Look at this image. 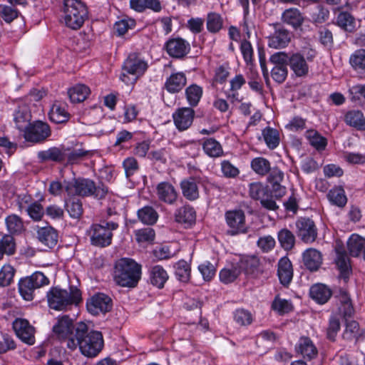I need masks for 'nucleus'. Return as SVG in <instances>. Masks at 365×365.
<instances>
[{"label": "nucleus", "instance_id": "obj_5", "mask_svg": "<svg viewBox=\"0 0 365 365\" xmlns=\"http://www.w3.org/2000/svg\"><path fill=\"white\" fill-rule=\"evenodd\" d=\"M63 11L66 26L73 30L79 29L88 16L87 6L81 0H63Z\"/></svg>", "mask_w": 365, "mask_h": 365}, {"label": "nucleus", "instance_id": "obj_53", "mask_svg": "<svg viewBox=\"0 0 365 365\" xmlns=\"http://www.w3.org/2000/svg\"><path fill=\"white\" fill-rule=\"evenodd\" d=\"M19 15V11L12 6L0 4V18L7 23H11Z\"/></svg>", "mask_w": 365, "mask_h": 365}, {"label": "nucleus", "instance_id": "obj_17", "mask_svg": "<svg viewBox=\"0 0 365 365\" xmlns=\"http://www.w3.org/2000/svg\"><path fill=\"white\" fill-rule=\"evenodd\" d=\"M13 328L22 341L30 345L34 344V329L27 320L16 319L13 323Z\"/></svg>", "mask_w": 365, "mask_h": 365}, {"label": "nucleus", "instance_id": "obj_50", "mask_svg": "<svg viewBox=\"0 0 365 365\" xmlns=\"http://www.w3.org/2000/svg\"><path fill=\"white\" fill-rule=\"evenodd\" d=\"M349 63L356 71H365V49H359L352 53Z\"/></svg>", "mask_w": 365, "mask_h": 365}, {"label": "nucleus", "instance_id": "obj_59", "mask_svg": "<svg viewBox=\"0 0 365 365\" xmlns=\"http://www.w3.org/2000/svg\"><path fill=\"white\" fill-rule=\"evenodd\" d=\"M66 210L71 217L78 219L83 214L82 202L80 200L73 199L66 202Z\"/></svg>", "mask_w": 365, "mask_h": 365}, {"label": "nucleus", "instance_id": "obj_45", "mask_svg": "<svg viewBox=\"0 0 365 365\" xmlns=\"http://www.w3.org/2000/svg\"><path fill=\"white\" fill-rule=\"evenodd\" d=\"M262 134L266 145L269 149L273 150L279 145V135L276 129L267 127L262 130Z\"/></svg>", "mask_w": 365, "mask_h": 365}, {"label": "nucleus", "instance_id": "obj_1", "mask_svg": "<svg viewBox=\"0 0 365 365\" xmlns=\"http://www.w3.org/2000/svg\"><path fill=\"white\" fill-rule=\"evenodd\" d=\"M74 337L67 341V347L75 350L77 346L83 355L87 357H96L103 349V339L100 331L91 330L83 322L78 323L74 329Z\"/></svg>", "mask_w": 365, "mask_h": 365}, {"label": "nucleus", "instance_id": "obj_51", "mask_svg": "<svg viewBox=\"0 0 365 365\" xmlns=\"http://www.w3.org/2000/svg\"><path fill=\"white\" fill-rule=\"evenodd\" d=\"M336 21L337 24L346 31L352 32L355 29L354 18L347 12H341Z\"/></svg>", "mask_w": 365, "mask_h": 365}, {"label": "nucleus", "instance_id": "obj_24", "mask_svg": "<svg viewBox=\"0 0 365 365\" xmlns=\"http://www.w3.org/2000/svg\"><path fill=\"white\" fill-rule=\"evenodd\" d=\"M180 187L185 199L194 201L199 198V188L195 178L190 177L182 180Z\"/></svg>", "mask_w": 365, "mask_h": 365}, {"label": "nucleus", "instance_id": "obj_39", "mask_svg": "<svg viewBox=\"0 0 365 365\" xmlns=\"http://www.w3.org/2000/svg\"><path fill=\"white\" fill-rule=\"evenodd\" d=\"M185 97L191 107L198 105L203 93L202 88L197 84H191L185 89Z\"/></svg>", "mask_w": 365, "mask_h": 365}, {"label": "nucleus", "instance_id": "obj_62", "mask_svg": "<svg viewBox=\"0 0 365 365\" xmlns=\"http://www.w3.org/2000/svg\"><path fill=\"white\" fill-rule=\"evenodd\" d=\"M135 235L138 242H152L155 238V231L150 227L138 230Z\"/></svg>", "mask_w": 365, "mask_h": 365}, {"label": "nucleus", "instance_id": "obj_34", "mask_svg": "<svg viewBox=\"0 0 365 365\" xmlns=\"http://www.w3.org/2000/svg\"><path fill=\"white\" fill-rule=\"evenodd\" d=\"M284 23L292 26L294 28H298L304 22V17L299 9L296 8H290L286 9L282 16Z\"/></svg>", "mask_w": 365, "mask_h": 365}, {"label": "nucleus", "instance_id": "obj_43", "mask_svg": "<svg viewBox=\"0 0 365 365\" xmlns=\"http://www.w3.org/2000/svg\"><path fill=\"white\" fill-rule=\"evenodd\" d=\"M327 197L332 204L339 207H344L347 202L345 191L341 187H334L330 190Z\"/></svg>", "mask_w": 365, "mask_h": 365}, {"label": "nucleus", "instance_id": "obj_44", "mask_svg": "<svg viewBox=\"0 0 365 365\" xmlns=\"http://www.w3.org/2000/svg\"><path fill=\"white\" fill-rule=\"evenodd\" d=\"M278 240L281 247L287 251L291 250L295 244L294 234L287 229H282L278 232Z\"/></svg>", "mask_w": 365, "mask_h": 365}, {"label": "nucleus", "instance_id": "obj_11", "mask_svg": "<svg viewBox=\"0 0 365 365\" xmlns=\"http://www.w3.org/2000/svg\"><path fill=\"white\" fill-rule=\"evenodd\" d=\"M226 224L229 227L227 232L230 235L245 234L247 232L245 223V215L241 210H228L225 215Z\"/></svg>", "mask_w": 365, "mask_h": 365}, {"label": "nucleus", "instance_id": "obj_22", "mask_svg": "<svg viewBox=\"0 0 365 365\" xmlns=\"http://www.w3.org/2000/svg\"><path fill=\"white\" fill-rule=\"evenodd\" d=\"M345 123L359 131H365V115L361 110H348L344 117Z\"/></svg>", "mask_w": 365, "mask_h": 365}, {"label": "nucleus", "instance_id": "obj_19", "mask_svg": "<svg viewBox=\"0 0 365 365\" xmlns=\"http://www.w3.org/2000/svg\"><path fill=\"white\" fill-rule=\"evenodd\" d=\"M13 119L16 128L24 130L30 123L31 113L25 103L18 105L14 110Z\"/></svg>", "mask_w": 365, "mask_h": 365}, {"label": "nucleus", "instance_id": "obj_56", "mask_svg": "<svg viewBox=\"0 0 365 365\" xmlns=\"http://www.w3.org/2000/svg\"><path fill=\"white\" fill-rule=\"evenodd\" d=\"M249 194L251 198L260 200L269 190L262 183L255 182L250 184Z\"/></svg>", "mask_w": 365, "mask_h": 365}, {"label": "nucleus", "instance_id": "obj_3", "mask_svg": "<svg viewBox=\"0 0 365 365\" xmlns=\"http://www.w3.org/2000/svg\"><path fill=\"white\" fill-rule=\"evenodd\" d=\"M65 190L68 195L93 196L97 199L104 198L108 193L106 185L103 183L96 185L94 181L88 178H78L66 182Z\"/></svg>", "mask_w": 365, "mask_h": 365}, {"label": "nucleus", "instance_id": "obj_61", "mask_svg": "<svg viewBox=\"0 0 365 365\" xmlns=\"http://www.w3.org/2000/svg\"><path fill=\"white\" fill-rule=\"evenodd\" d=\"M289 59L290 53L279 51L273 53L269 58V61L275 66H285L287 67Z\"/></svg>", "mask_w": 365, "mask_h": 365}, {"label": "nucleus", "instance_id": "obj_63", "mask_svg": "<svg viewBox=\"0 0 365 365\" xmlns=\"http://www.w3.org/2000/svg\"><path fill=\"white\" fill-rule=\"evenodd\" d=\"M272 307L274 310L282 314L290 312L292 309V305L288 300L276 297L272 302Z\"/></svg>", "mask_w": 365, "mask_h": 365}, {"label": "nucleus", "instance_id": "obj_48", "mask_svg": "<svg viewBox=\"0 0 365 365\" xmlns=\"http://www.w3.org/2000/svg\"><path fill=\"white\" fill-rule=\"evenodd\" d=\"M15 252V242L14 237L10 235H6L0 238V259L4 254L13 255Z\"/></svg>", "mask_w": 365, "mask_h": 365}, {"label": "nucleus", "instance_id": "obj_64", "mask_svg": "<svg viewBox=\"0 0 365 365\" xmlns=\"http://www.w3.org/2000/svg\"><path fill=\"white\" fill-rule=\"evenodd\" d=\"M240 51L247 64H252L253 61V48L250 41L244 40L240 45Z\"/></svg>", "mask_w": 365, "mask_h": 365}, {"label": "nucleus", "instance_id": "obj_14", "mask_svg": "<svg viewBox=\"0 0 365 365\" xmlns=\"http://www.w3.org/2000/svg\"><path fill=\"white\" fill-rule=\"evenodd\" d=\"M165 48L170 56L182 58L189 53L190 45L188 41L182 38H173L165 43Z\"/></svg>", "mask_w": 365, "mask_h": 365}, {"label": "nucleus", "instance_id": "obj_36", "mask_svg": "<svg viewBox=\"0 0 365 365\" xmlns=\"http://www.w3.org/2000/svg\"><path fill=\"white\" fill-rule=\"evenodd\" d=\"M90 93V88L84 84H77L68 91V97L72 103L83 102Z\"/></svg>", "mask_w": 365, "mask_h": 365}, {"label": "nucleus", "instance_id": "obj_54", "mask_svg": "<svg viewBox=\"0 0 365 365\" xmlns=\"http://www.w3.org/2000/svg\"><path fill=\"white\" fill-rule=\"evenodd\" d=\"M359 324L354 320L346 319V327L343 333L344 339L351 340L359 335Z\"/></svg>", "mask_w": 365, "mask_h": 365}, {"label": "nucleus", "instance_id": "obj_7", "mask_svg": "<svg viewBox=\"0 0 365 365\" xmlns=\"http://www.w3.org/2000/svg\"><path fill=\"white\" fill-rule=\"evenodd\" d=\"M148 68V63L144 57L138 53H130L123 64V73L120 75V79L125 83H129L127 74L132 75L136 81L142 76Z\"/></svg>", "mask_w": 365, "mask_h": 365}, {"label": "nucleus", "instance_id": "obj_32", "mask_svg": "<svg viewBox=\"0 0 365 365\" xmlns=\"http://www.w3.org/2000/svg\"><path fill=\"white\" fill-rule=\"evenodd\" d=\"M70 114L66 109V106L56 101L49 112V118L55 123H63L68 120Z\"/></svg>", "mask_w": 365, "mask_h": 365}, {"label": "nucleus", "instance_id": "obj_21", "mask_svg": "<svg viewBox=\"0 0 365 365\" xmlns=\"http://www.w3.org/2000/svg\"><path fill=\"white\" fill-rule=\"evenodd\" d=\"M73 322L68 316H63L59 319L53 327V331L59 339H68L74 337L73 335Z\"/></svg>", "mask_w": 365, "mask_h": 365}, {"label": "nucleus", "instance_id": "obj_28", "mask_svg": "<svg viewBox=\"0 0 365 365\" xmlns=\"http://www.w3.org/2000/svg\"><path fill=\"white\" fill-rule=\"evenodd\" d=\"M295 349L304 359H312L317 354V349L309 337H301Z\"/></svg>", "mask_w": 365, "mask_h": 365}, {"label": "nucleus", "instance_id": "obj_41", "mask_svg": "<svg viewBox=\"0 0 365 365\" xmlns=\"http://www.w3.org/2000/svg\"><path fill=\"white\" fill-rule=\"evenodd\" d=\"M252 170L260 176L267 175L271 170L270 162L262 157L255 158L250 163Z\"/></svg>", "mask_w": 365, "mask_h": 365}, {"label": "nucleus", "instance_id": "obj_6", "mask_svg": "<svg viewBox=\"0 0 365 365\" xmlns=\"http://www.w3.org/2000/svg\"><path fill=\"white\" fill-rule=\"evenodd\" d=\"M118 227V223L104 220L100 224H93L89 232L91 245L99 247L109 246L112 242V232Z\"/></svg>", "mask_w": 365, "mask_h": 365}, {"label": "nucleus", "instance_id": "obj_10", "mask_svg": "<svg viewBox=\"0 0 365 365\" xmlns=\"http://www.w3.org/2000/svg\"><path fill=\"white\" fill-rule=\"evenodd\" d=\"M86 308L92 315L105 314L111 311L113 302L109 296L103 293H97L87 299Z\"/></svg>", "mask_w": 365, "mask_h": 365}, {"label": "nucleus", "instance_id": "obj_2", "mask_svg": "<svg viewBox=\"0 0 365 365\" xmlns=\"http://www.w3.org/2000/svg\"><path fill=\"white\" fill-rule=\"evenodd\" d=\"M142 275V266L130 258H121L116 261L113 278L122 287H135Z\"/></svg>", "mask_w": 365, "mask_h": 365}, {"label": "nucleus", "instance_id": "obj_27", "mask_svg": "<svg viewBox=\"0 0 365 365\" xmlns=\"http://www.w3.org/2000/svg\"><path fill=\"white\" fill-rule=\"evenodd\" d=\"M304 266L311 271H316L320 267L322 257L321 253L316 249H307L303 253Z\"/></svg>", "mask_w": 365, "mask_h": 365}, {"label": "nucleus", "instance_id": "obj_16", "mask_svg": "<svg viewBox=\"0 0 365 365\" xmlns=\"http://www.w3.org/2000/svg\"><path fill=\"white\" fill-rule=\"evenodd\" d=\"M194 117L195 110L188 107L178 108L173 114L174 123L180 131L185 130L191 126Z\"/></svg>", "mask_w": 365, "mask_h": 365}, {"label": "nucleus", "instance_id": "obj_35", "mask_svg": "<svg viewBox=\"0 0 365 365\" xmlns=\"http://www.w3.org/2000/svg\"><path fill=\"white\" fill-rule=\"evenodd\" d=\"M347 247L349 255L351 257H358L365 250V238L358 235L353 234L349 238L347 242Z\"/></svg>", "mask_w": 365, "mask_h": 365}, {"label": "nucleus", "instance_id": "obj_15", "mask_svg": "<svg viewBox=\"0 0 365 365\" xmlns=\"http://www.w3.org/2000/svg\"><path fill=\"white\" fill-rule=\"evenodd\" d=\"M155 193L160 202L168 205L175 204L178 197V193L175 186L168 181L159 182L156 185Z\"/></svg>", "mask_w": 365, "mask_h": 365}, {"label": "nucleus", "instance_id": "obj_29", "mask_svg": "<svg viewBox=\"0 0 365 365\" xmlns=\"http://www.w3.org/2000/svg\"><path fill=\"white\" fill-rule=\"evenodd\" d=\"M187 82L185 75L182 73H175L170 75L166 80L165 88L171 93H178L182 89Z\"/></svg>", "mask_w": 365, "mask_h": 365}, {"label": "nucleus", "instance_id": "obj_30", "mask_svg": "<svg viewBox=\"0 0 365 365\" xmlns=\"http://www.w3.org/2000/svg\"><path fill=\"white\" fill-rule=\"evenodd\" d=\"M37 235L39 241L49 248L53 247L58 242V234L51 226L38 228Z\"/></svg>", "mask_w": 365, "mask_h": 365}, {"label": "nucleus", "instance_id": "obj_20", "mask_svg": "<svg viewBox=\"0 0 365 365\" xmlns=\"http://www.w3.org/2000/svg\"><path fill=\"white\" fill-rule=\"evenodd\" d=\"M289 66L297 77L306 76L309 73V65L304 56L299 52L290 53Z\"/></svg>", "mask_w": 365, "mask_h": 365}, {"label": "nucleus", "instance_id": "obj_49", "mask_svg": "<svg viewBox=\"0 0 365 365\" xmlns=\"http://www.w3.org/2000/svg\"><path fill=\"white\" fill-rule=\"evenodd\" d=\"M240 273V269L237 266H231L220 271V279L225 284L232 283L238 277Z\"/></svg>", "mask_w": 365, "mask_h": 365}, {"label": "nucleus", "instance_id": "obj_55", "mask_svg": "<svg viewBox=\"0 0 365 365\" xmlns=\"http://www.w3.org/2000/svg\"><path fill=\"white\" fill-rule=\"evenodd\" d=\"M25 211L35 221L41 220L44 215L43 207L38 201H35L28 205Z\"/></svg>", "mask_w": 365, "mask_h": 365}, {"label": "nucleus", "instance_id": "obj_37", "mask_svg": "<svg viewBox=\"0 0 365 365\" xmlns=\"http://www.w3.org/2000/svg\"><path fill=\"white\" fill-rule=\"evenodd\" d=\"M237 267L247 274H252L258 271L259 260L255 256H245L240 259Z\"/></svg>", "mask_w": 365, "mask_h": 365}, {"label": "nucleus", "instance_id": "obj_13", "mask_svg": "<svg viewBox=\"0 0 365 365\" xmlns=\"http://www.w3.org/2000/svg\"><path fill=\"white\" fill-rule=\"evenodd\" d=\"M298 237L305 243H312L317 237L314 222L309 217H301L296 222Z\"/></svg>", "mask_w": 365, "mask_h": 365}, {"label": "nucleus", "instance_id": "obj_46", "mask_svg": "<svg viewBox=\"0 0 365 365\" xmlns=\"http://www.w3.org/2000/svg\"><path fill=\"white\" fill-rule=\"evenodd\" d=\"M306 136L309 143L317 150H323L325 149L327 145V139L322 136L318 132L313 130H308Z\"/></svg>", "mask_w": 365, "mask_h": 365}, {"label": "nucleus", "instance_id": "obj_38", "mask_svg": "<svg viewBox=\"0 0 365 365\" xmlns=\"http://www.w3.org/2000/svg\"><path fill=\"white\" fill-rule=\"evenodd\" d=\"M204 152L211 158L220 157L223 154L222 147L215 139L210 138L205 139L202 143Z\"/></svg>", "mask_w": 365, "mask_h": 365}, {"label": "nucleus", "instance_id": "obj_33", "mask_svg": "<svg viewBox=\"0 0 365 365\" xmlns=\"http://www.w3.org/2000/svg\"><path fill=\"white\" fill-rule=\"evenodd\" d=\"M310 296L319 304H324L331 297V291L326 285L317 284L310 288Z\"/></svg>", "mask_w": 365, "mask_h": 365}, {"label": "nucleus", "instance_id": "obj_42", "mask_svg": "<svg viewBox=\"0 0 365 365\" xmlns=\"http://www.w3.org/2000/svg\"><path fill=\"white\" fill-rule=\"evenodd\" d=\"M223 19L221 15L215 12H210L206 18V26L209 32L216 34L223 26Z\"/></svg>", "mask_w": 365, "mask_h": 365}, {"label": "nucleus", "instance_id": "obj_47", "mask_svg": "<svg viewBox=\"0 0 365 365\" xmlns=\"http://www.w3.org/2000/svg\"><path fill=\"white\" fill-rule=\"evenodd\" d=\"M175 276L178 280L182 282H187L190 277V266L185 260L178 261L175 265Z\"/></svg>", "mask_w": 365, "mask_h": 365}, {"label": "nucleus", "instance_id": "obj_52", "mask_svg": "<svg viewBox=\"0 0 365 365\" xmlns=\"http://www.w3.org/2000/svg\"><path fill=\"white\" fill-rule=\"evenodd\" d=\"M66 159L70 164H75L78 163L79 161L83 160L86 156L89 154L88 150H85L83 149H73L66 148Z\"/></svg>", "mask_w": 365, "mask_h": 365}, {"label": "nucleus", "instance_id": "obj_31", "mask_svg": "<svg viewBox=\"0 0 365 365\" xmlns=\"http://www.w3.org/2000/svg\"><path fill=\"white\" fill-rule=\"evenodd\" d=\"M175 218L178 223L191 225L195 222L196 213L192 207L185 205L176 210Z\"/></svg>", "mask_w": 365, "mask_h": 365}, {"label": "nucleus", "instance_id": "obj_57", "mask_svg": "<svg viewBox=\"0 0 365 365\" xmlns=\"http://www.w3.org/2000/svg\"><path fill=\"white\" fill-rule=\"evenodd\" d=\"M6 225L11 234L20 232L24 227L21 218L16 215L8 216L6 218Z\"/></svg>", "mask_w": 365, "mask_h": 365}, {"label": "nucleus", "instance_id": "obj_26", "mask_svg": "<svg viewBox=\"0 0 365 365\" xmlns=\"http://www.w3.org/2000/svg\"><path fill=\"white\" fill-rule=\"evenodd\" d=\"M168 278V272L160 265H155L149 270V282L158 289L164 287Z\"/></svg>", "mask_w": 365, "mask_h": 365}, {"label": "nucleus", "instance_id": "obj_18", "mask_svg": "<svg viewBox=\"0 0 365 365\" xmlns=\"http://www.w3.org/2000/svg\"><path fill=\"white\" fill-rule=\"evenodd\" d=\"M336 254L335 262L340 273L339 276L344 282H346L351 273L349 258L344 247L341 246L336 247Z\"/></svg>", "mask_w": 365, "mask_h": 365}, {"label": "nucleus", "instance_id": "obj_9", "mask_svg": "<svg viewBox=\"0 0 365 365\" xmlns=\"http://www.w3.org/2000/svg\"><path fill=\"white\" fill-rule=\"evenodd\" d=\"M48 279L41 272H36L31 276L21 279L19 282L20 294L26 301L34 299L35 289L48 284Z\"/></svg>", "mask_w": 365, "mask_h": 365}, {"label": "nucleus", "instance_id": "obj_25", "mask_svg": "<svg viewBox=\"0 0 365 365\" xmlns=\"http://www.w3.org/2000/svg\"><path fill=\"white\" fill-rule=\"evenodd\" d=\"M66 150L63 146L52 147L38 153V158L42 161L61 163L66 160Z\"/></svg>", "mask_w": 365, "mask_h": 365}, {"label": "nucleus", "instance_id": "obj_40", "mask_svg": "<svg viewBox=\"0 0 365 365\" xmlns=\"http://www.w3.org/2000/svg\"><path fill=\"white\" fill-rule=\"evenodd\" d=\"M138 217L143 224L153 225L157 222L158 214L153 207L145 206L138 210Z\"/></svg>", "mask_w": 365, "mask_h": 365}, {"label": "nucleus", "instance_id": "obj_4", "mask_svg": "<svg viewBox=\"0 0 365 365\" xmlns=\"http://www.w3.org/2000/svg\"><path fill=\"white\" fill-rule=\"evenodd\" d=\"M48 304L51 309L64 311L72 304H78L82 299L81 292L76 287H71L70 291L52 287L47 292Z\"/></svg>", "mask_w": 365, "mask_h": 365}, {"label": "nucleus", "instance_id": "obj_23", "mask_svg": "<svg viewBox=\"0 0 365 365\" xmlns=\"http://www.w3.org/2000/svg\"><path fill=\"white\" fill-rule=\"evenodd\" d=\"M277 275L282 285L288 286L290 284L293 277V268L288 257H283L279 260Z\"/></svg>", "mask_w": 365, "mask_h": 365}, {"label": "nucleus", "instance_id": "obj_58", "mask_svg": "<svg viewBox=\"0 0 365 365\" xmlns=\"http://www.w3.org/2000/svg\"><path fill=\"white\" fill-rule=\"evenodd\" d=\"M15 270L9 264L4 265L0 270V287H6L11 284Z\"/></svg>", "mask_w": 365, "mask_h": 365}, {"label": "nucleus", "instance_id": "obj_12", "mask_svg": "<svg viewBox=\"0 0 365 365\" xmlns=\"http://www.w3.org/2000/svg\"><path fill=\"white\" fill-rule=\"evenodd\" d=\"M24 131L26 140L33 143L43 142L51 134L49 125L41 120L29 123Z\"/></svg>", "mask_w": 365, "mask_h": 365}, {"label": "nucleus", "instance_id": "obj_60", "mask_svg": "<svg viewBox=\"0 0 365 365\" xmlns=\"http://www.w3.org/2000/svg\"><path fill=\"white\" fill-rule=\"evenodd\" d=\"M349 94V98L353 103H356L361 99L365 101V83H359L350 87Z\"/></svg>", "mask_w": 365, "mask_h": 365}, {"label": "nucleus", "instance_id": "obj_8", "mask_svg": "<svg viewBox=\"0 0 365 365\" xmlns=\"http://www.w3.org/2000/svg\"><path fill=\"white\" fill-rule=\"evenodd\" d=\"M267 45L269 48L281 49L287 47L292 34L279 23L269 24L267 26Z\"/></svg>", "mask_w": 365, "mask_h": 365}]
</instances>
